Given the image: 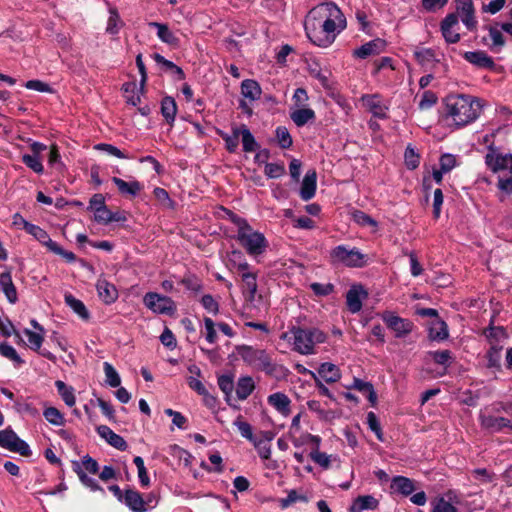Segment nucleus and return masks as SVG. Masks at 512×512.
<instances>
[{"label": "nucleus", "instance_id": "nucleus-1", "mask_svg": "<svg viewBox=\"0 0 512 512\" xmlns=\"http://www.w3.org/2000/svg\"><path fill=\"white\" fill-rule=\"evenodd\" d=\"M304 28L307 37L314 45L326 48L346 28V18L335 3L323 2L308 12Z\"/></svg>", "mask_w": 512, "mask_h": 512}, {"label": "nucleus", "instance_id": "nucleus-2", "mask_svg": "<svg viewBox=\"0 0 512 512\" xmlns=\"http://www.w3.org/2000/svg\"><path fill=\"white\" fill-rule=\"evenodd\" d=\"M447 114L457 126H464L474 121L480 111V104L471 96L464 94L448 95L445 98Z\"/></svg>", "mask_w": 512, "mask_h": 512}, {"label": "nucleus", "instance_id": "nucleus-3", "mask_svg": "<svg viewBox=\"0 0 512 512\" xmlns=\"http://www.w3.org/2000/svg\"><path fill=\"white\" fill-rule=\"evenodd\" d=\"M306 320V316L296 318V325H293L290 332L294 335V349L304 355L314 353L315 344L323 343L326 335L317 328H308L302 321Z\"/></svg>", "mask_w": 512, "mask_h": 512}, {"label": "nucleus", "instance_id": "nucleus-4", "mask_svg": "<svg viewBox=\"0 0 512 512\" xmlns=\"http://www.w3.org/2000/svg\"><path fill=\"white\" fill-rule=\"evenodd\" d=\"M231 222L237 227V240L251 255H259L266 248V239L264 235L248 224L246 219L231 213L229 216Z\"/></svg>", "mask_w": 512, "mask_h": 512}, {"label": "nucleus", "instance_id": "nucleus-5", "mask_svg": "<svg viewBox=\"0 0 512 512\" xmlns=\"http://www.w3.org/2000/svg\"><path fill=\"white\" fill-rule=\"evenodd\" d=\"M485 163L494 173L507 171L508 176L499 177L498 188L507 193H512V154H502L493 148L485 156Z\"/></svg>", "mask_w": 512, "mask_h": 512}, {"label": "nucleus", "instance_id": "nucleus-6", "mask_svg": "<svg viewBox=\"0 0 512 512\" xmlns=\"http://www.w3.org/2000/svg\"><path fill=\"white\" fill-rule=\"evenodd\" d=\"M290 110V119L298 127L313 123L316 119V114L309 105V97L304 88H297L294 91Z\"/></svg>", "mask_w": 512, "mask_h": 512}, {"label": "nucleus", "instance_id": "nucleus-7", "mask_svg": "<svg viewBox=\"0 0 512 512\" xmlns=\"http://www.w3.org/2000/svg\"><path fill=\"white\" fill-rule=\"evenodd\" d=\"M20 219L23 223V228L26 230V232L32 235L45 247H47L49 251L63 257L68 263H73L76 261V255L71 251L63 249L57 242L53 241L44 229L37 225L29 223L24 218Z\"/></svg>", "mask_w": 512, "mask_h": 512}, {"label": "nucleus", "instance_id": "nucleus-8", "mask_svg": "<svg viewBox=\"0 0 512 512\" xmlns=\"http://www.w3.org/2000/svg\"><path fill=\"white\" fill-rule=\"evenodd\" d=\"M332 265H344L347 267H363L365 255L357 248L349 249L345 245H338L330 251Z\"/></svg>", "mask_w": 512, "mask_h": 512}, {"label": "nucleus", "instance_id": "nucleus-9", "mask_svg": "<svg viewBox=\"0 0 512 512\" xmlns=\"http://www.w3.org/2000/svg\"><path fill=\"white\" fill-rule=\"evenodd\" d=\"M144 305L155 314L173 315L176 312L175 302L168 296L156 292H148L143 297Z\"/></svg>", "mask_w": 512, "mask_h": 512}, {"label": "nucleus", "instance_id": "nucleus-10", "mask_svg": "<svg viewBox=\"0 0 512 512\" xmlns=\"http://www.w3.org/2000/svg\"><path fill=\"white\" fill-rule=\"evenodd\" d=\"M239 355L244 362L255 369L269 371L271 367V359L265 350L243 346L239 349Z\"/></svg>", "mask_w": 512, "mask_h": 512}, {"label": "nucleus", "instance_id": "nucleus-11", "mask_svg": "<svg viewBox=\"0 0 512 512\" xmlns=\"http://www.w3.org/2000/svg\"><path fill=\"white\" fill-rule=\"evenodd\" d=\"M0 447L11 452L19 453L24 457L32 455L29 445L24 440L20 439L11 428L0 431Z\"/></svg>", "mask_w": 512, "mask_h": 512}, {"label": "nucleus", "instance_id": "nucleus-12", "mask_svg": "<svg viewBox=\"0 0 512 512\" xmlns=\"http://www.w3.org/2000/svg\"><path fill=\"white\" fill-rule=\"evenodd\" d=\"M382 319L389 329H391L397 338L405 337L413 329V323L407 319L401 318L391 312H384Z\"/></svg>", "mask_w": 512, "mask_h": 512}, {"label": "nucleus", "instance_id": "nucleus-13", "mask_svg": "<svg viewBox=\"0 0 512 512\" xmlns=\"http://www.w3.org/2000/svg\"><path fill=\"white\" fill-rule=\"evenodd\" d=\"M249 265L247 263L240 264L238 269L242 271V281H243V293L245 295V299L248 302H253L256 297L257 292V283L256 276L254 273L248 271Z\"/></svg>", "mask_w": 512, "mask_h": 512}, {"label": "nucleus", "instance_id": "nucleus-14", "mask_svg": "<svg viewBox=\"0 0 512 512\" xmlns=\"http://www.w3.org/2000/svg\"><path fill=\"white\" fill-rule=\"evenodd\" d=\"M317 189V173L314 169H310L306 172L304 178L300 183L298 195L303 201L311 200Z\"/></svg>", "mask_w": 512, "mask_h": 512}, {"label": "nucleus", "instance_id": "nucleus-15", "mask_svg": "<svg viewBox=\"0 0 512 512\" xmlns=\"http://www.w3.org/2000/svg\"><path fill=\"white\" fill-rule=\"evenodd\" d=\"M386 43L384 40L377 38L371 40L359 48L353 50V57L358 59H366L370 56L378 55L384 51Z\"/></svg>", "mask_w": 512, "mask_h": 512}, {"label": "nucleus", "instance_id": "nucleus-16", "mask_svg": "<svg viewBox=\"0 0 512 512\" xmlns=\"http://www.w3.org/2000/svg\"><path fill=\"white\" fill-rule=\"evenodd\" d=\"M367 297V292L361 285H353L346 294L348 310L355 314L362 308V299Z\"/></svg>", "mask_w": 512, "mask_h": 512}, {"label": "nucleus", "instance_id": "nucleus-17", "mask_svg": "<svg viewBox=\"0 0 512 512\" xmlns=\"http://www.w3.org/2000/svg\"><path fill=\"white\" fill-rule=\"evenodd\" d=\"M97 433L99 436L107 441L112 447L125 451L128 448V444L125 439L116 434L111 428L106 425H100L97 427Z\"/></svg>", "mask_w": 512, "mask_h": 512}, {"label": "nucleus", "instance_id": "nucleus-18", "mask_svg": "<svg viewBox=\"0 0 512 512\" xmlns=\"http://www.w3.org/2000/svg\"><path fill=\"white\" fill-rule=\"evenodd\" d=\"M464 59L478 68L494 70V60L484 51H468L464 53Z\"/></svg>", "mask_w": 512, "mask_h": 512}, {"label": "nucleus", "instance_id": "nucleus-19", "mask_svg": "<svg viewBox=\"0 0 512 512\" xmlns=\"http://www.w3.org/2000/svg\"><path fill=\"white\" fill-rule=\"evenodd\" d=\"M457 24L458 15L456 13H450L442 20L441 31L446 42L457 43L460 40V34L453 31V27Z\"/></svg>", "mask_w": 512, "mask_h": 512}, {"label": "nucleus", "instance_id": "nucleus-20", "mask_svg": "<svg viewBox=\"0 0 512 512\" xmlns=\"http://www.w3.org/2000/svg\"><path fill=\"white\" fill-rule=\"evenodd\" d=\"M96 289L99 298L105 304H112L118 298V291L116 287L113 284L109 283L106 279H98L96 283Z\"/></svg>", "mask_w": 512, "mask_h": 512}, {"label": "nucleus", "instance_id": "nucleus-21", "mask_svg": "<svg viewBox=\"0 0 512 512\" xmlns=\"http://www.w3.org/2000/svg\"><path fill=\"white\" fill-rule=\"evenodd\" d=\"M305 440L306 442H311L313 444V447L309 453V456L312 458V460L322 468H329L330 456L324 452L318 451L320 439L317 436L307 435L305 436Z\"/></svg>", "mask_w": 512, "mask_h": 512}, {"label": "nucleus", "instance_id": "nucleus-22", "mask_svg": "<svg viewBox=\"0 0 512 512\" xmlns=\"http://www.w3.org/2000/svg\"><path fill=\"white\" fill-rule=\"evenodd\" d=\"M124 503L131 509L133 512H146V502L143 499L142 495L133 489H127L124 493Z\"/></svg>", "mask_w": 512, "mask_h": 512}, {"label": "nucleus", "instance_id": "nucleus-23", "mask_svg": "<svg viewBox=\"0 0 512 512\" xmlns=\"http://www.w3.org/2000/svg\"><path fill=\"white\" fill-rule=\"evenodd\" d=\"M481 426L493 432H498L505 427L511 426V421L504 417H496L492 415L480 416Z\"/></svg>", "mask_w": 512, "mask_h": 512}, {"label": "nucleus", "instance_id": "nucleus-24", "mask_svg": "<svg viewBox=\"0 0 512 512\" xmlns=\"http://www.w3.org/2000/svg\"><path fill=\"white\" fill-rule=\"evenodd\" d=\"M363 102L369 111L378 118L386 117L387 107L382 103L379 95H367L363 97Z\"/></svg>", "mask_w": 512, "mask_h": 512}, {"label": "nucleus", "instance_id": "nucleus-25", "mask_svg": "<svg viewBox=\"0 0 512 512\" xmlns=\"http://www.w3.org/2000/svg\"><path fill=\"white\" fill-rule=\"evenodd\" d=\"M72 466L73 471L77 474L79 480L85 487L89 488L93 492L101 491L103 494H105L104 489L97 483V481L94 478L88 476L85 473L79 462H72Z\"/></svg>", "mask_w": 512, "mask_h": 512}, {"label": "nucleus", "instance_id": "nucleus-26", "mask_svg": "<svg viewBox=\"0 0 512 512\" xmlns=\"http://www.w3.org/2000/svg\"><path fill=\"white\" fill-rule=\"evenodd\" d=\"M0 289L7 297V300L14 304L17 301L16 288L12 281V276L9 272L0 274Z\"/></svg>", "mask_w": 512, "mask_h": 512}, {"label": "nucleus", "instance_id": "nucleus-27", "mask_svg": "<svg viewBox=\"0 0 512 512\" xmlns=\"http://www.w3.org/2000/svg\"><path fill=\"white\" fill-rule=\"evenodd\" d=\"M351 388L358 390L359 392L366 395L368 401L372 406H375L377 403V394L374 390V387L371 382L363 381L359 378H354L353 384Z\"/></svg>", "mask_w": 512, "mask_h": 512}, {"label": "nucleus", "instance_id": "nucleus-28", "mask_svg": "<svg viewBox=\"0 0 512 512\" xmlns=\"http://www.w3.org/2000/svg\"><path fill=\"white\" fill-rule=\"evenodd\" d=\"M150 27L157 29V36L159 39L169 45H177L179 39L175 36V34L169 29L166 24L158 23V22H150L148 24Z\"/></svg>", "mask_w": 512, "mask_h": 512}, {"label": "nucleus", "instance_id": "nucleus-29", "mask_svg": "<svg viewBox=\"0 0 512 512\" xmlns=\"http://www.w3.org/2000/svg\"><path fill=\"white\" fill-rule=\"evenodd\" d=\"M378 506V500L371 495L357 497L350 507V512H362L363 510H374Z\"/></svg>", "mask_w": 512, "mask_h": 512}, {"label": "nucleus", "instance_id": "nucleus-30", "mask_svg": "<svg viewBox=\"0 0 512 512\" xmlns=\"http://www.w3.org/2000/svg\"><path fill=\"white\" fill-rule=\"evenodd\" d=\"M261 88L257 81L246 79L241 83V94L250 101H255L261 96Z\"/></svg>", "mask_w": 512, "mask_h": 512}, {"label": "nucleus", "instance_id": "nucleus-31", "mask_svg": "<svg viewBox=\"0 0 512 512\" xmlns=\"http://www.w3.org/2000/svg\"><path fill=\"white\" fill-rule=\"evenodd\" d=\"M449 336L448 326L441 319H435L432 321L431 326L429 328V337L432 340L443 341L447 339Z\"/></svg>", "mask_w": 512, "mask_h": 512}, {"label": "nucleus", "instance_id": "nucleus-32", "mask_svg": "<svg viewBox=\"0 0 512 512\" xmlns=\"http://www.w3.org/2000/svg\"><path fill=\"white\" fill-rule=\"evenodd\" d=\"M318 374L328 383L337 382L341 377L338 367L328 362L321 364L318 370Z\"/></svg>", "mask_w": 512, "mask_h": 512}, {"label": "nucleus", "instance_id": "nucleus-33", "mask_svg": "<svg viewBox=\"0 0 512 512\" xmlns=\"http://www.w3.org/2000/svg\"><path fill=\"white\" fill-rule=\"evenodd\" d=\"M391 488L404 496L412 494L413 491L415 490L413 481L404 476L394 477L392 479Z\"/></svg>", "mask_w": 512, "mask_h": 512}, {"label": "nucleus", "instance_id": "nucleus-34", "mask_svg": "<svg viewBox=\"0 0 512 512\" xmlns=\"http://www.w3.org/2000/svg\"><path fill=\"white\" fill-rule=\"evenodd\" d=\"M64 301L65 304L70 307L80 318L84 320L89 319V312L81 300L75 298L70 293H66L64 296Z\"/></svg>", "mask_w": 512, "mask_h": 512}, {"label": "nucleus", "instance_id": "nucleus-35", "mask_svg": "<svg viewBox=\"0 0 512 512\" xmlns=\"http://www.w3.org/2000/svg\"><path fill=\"white\" fill-rule=\"evenodd\" d=\"M112 181L122 194L136 196L142 189V185L138 181L126 182L118 177H113Z\"/></svg>", "mask_w": 512, "mask_h": 512}, {"label": "nucleus", "instance_id": "nucleus-36", "mask_svg": "<svg viewBox=\"0 0 512 512\" xmlns=\"http://www.w3.org/2000/svg\"><path fill=\"white\" fill-rule=\"evenodd\" d=\"M501 350V345L491 343L490 349L487 351L486 354L488 368H493L496 370L501 369Z\"/></svg>", "mask_w": 512, "mask_h": 512}, {"label": "nucleus", "instance_id": "nucleus-37", "mask_svg": "<svg viewBox=\"0 0 512 512\" xmlns=\"http://www.w3.org/2000/svg\"><path fill=\"white\" fill-rule=\"evenodd\" d=\"M161 113L165 120L172 124L177 113V105L172 97H164L161 102Z\"/></svg>", "mask_w": 512, "mask_h": 512}, {"label": "nucleus", "instance_id": "nucleus-38", "mask_svg": "<svg viewBox=\"0 0 512 512\" xmlns=\"http://www.w3.org/2000/svg\"><path fill=\"white\" fill-rule=\"evenodd\" d=\"M55 386L59 395L65 404L69 407H72L76 403V398L74 395V389L71 386H67L63 381L57 380L55 382Z\"/></svg>", "mask_w": 512, "mask_h": 512}, {"label": "nucleus", "instance_id": "nucleus-39", "mask_svg": "<svg viewBox=\"0 0 512 512\" xmlns=\"http://www.w3.org/2000/svg\"><path fill=\"white\" fill-rule=\"evenodd\" d=\"M254 390V382L251 377H242L238 380L236 394L239 400H245Z\"/></svg>", "mask_w": 512, "mask_h": 512}, {"label": "nucleus", "instance_id": "nucleus-40", "mask_svg": "<svg viewBox=\"0 0 512 512\" xmlns=\"http://www.w3.org/2000/svg\"><path fill=\"white\" fill-rule=\"evenodd\" d=\"M123 91H124V96H125L126 102L128 104L136 106L140 103V94L139 93L142 92L143 90H141L140 88L138 89L135 82L125 83L123 85Z\"/></svg>", "mask_w": 512, "mask_h": 512}, {"label": "nucleus", "instance_id": "nucleus-41", "mask_svg": "<svg viewBox=\"0 0 512 512\" xmlns=\"http://www.w3.org/2000/svg\"><path fill=\"white\" fill-rule=\"evenodd\" d=\"M489 38L492 42L491 44H488L489 49L494 53H499L505 45V39L501 30L496 27H490Z\"/></svg>", "mask_w": 512, "mask_h": 512}, {"label": "nucleus", "instance_id": "nucleus-42", "mask_svg": "<svg viewBox=\"0 0 512 512\" xmlns=\"http://www.w3.org/2000/svg\"><path fill=\"white\" fill-rule=\"evenodd\" d=\"M414 57L417 62L425 68L430 66L435 61V53L432 49L429 48H417L414 51Z\"/></svg>", "mask_w": 512, "mask_h": 512}, {"label": "nucleus", "instance_id": "nucleus-43", "mask_svg": "<svg viewBox=\"0 0 512 512\" xmlns=\"http://www.w3.org/2000/svg\"><path fill=\"white\" fill-rule=\"evenodd\" d=\"M109 14L110 15L108 18L106 31L111 35H116L119 33L120 28L123 25V22L121 21L119 13L116 8L110 7Z\"/></svg>", "mask_w": 512, "mask_h": 512}, {"label": "nucleus", "instance_id": "nucleus-44", "mask_svg": "<svg viewBox=\"0 0 512 512\" xmlns=\"http://www.w3.org/2000/svg\"><path fill=\"white\" fill-rule=\"evenodd\" d=\"M268 403L284 415L288 412V397L284 393L271 394Z\"/></svg>", "mask_w": 512, "mask_h": 512}, {"label": "nucleus", "instance_id": "nucleus-45", "mask_svg": "<svg viewBox=\"0 0 512 512\" xmlns=\"http://www.w3.org/2000/svg\"><path fill=\"white\" fill-rule=\"evenodd\" d=\"M0 355L12 361L16 367L24 364V360L19 356L16 349L7 343L0 344Z\"/></svg>", "mask_w": 512, "mask_h": 512}, {"label": "nucleus", "instance_id": "nucleus-46", "mask_svg": "<svg viewBox=\"0 0 512 512\" xmlns=\"http://www.w3.org/2000/svg\"><path fill=\"white\" fill-rule=\"evenodd\" d=\"M240 135L242 136V145L245 152H254L258 149V143L255 137L246 126H242Z\"/></svg>", "mask_w": 512, "mask_h": 512}, {"label": "nucleus", "instance_id": "nucleus-47", "mask_svg": "<svg viewBox=\"0 0 512 512\" xmlns=\"http://www.w3.org/2000/svg\"><path fill=\"white\" fill-rule=\"evenodd\" d=\"M44 418L52 425L63 426L65 419L63 414L55 407H47L43 411Z\"/></svg>", "mask_w": 512, "mask_h": 512}, {"label": "nucleus", "instance_id": "nucleus-48", "mask_svg": "<svg viewBox=\"0 0 512 512\" xmlns=\"http://www.w3.org/2000/svg\"><path fill=\"white\" fill-rule=\"evenodd\" d=\"M239 430L241 436L253 444H256V439L252 433V427L249 423L243 421L242 416H238L233 423Z\"/></svg>", "mask_w": 512, "mask_h": 512}, {"label": "nucleus", "instance_id": "nucleus-49", "mask_svg": "<svg viewBox=\"0 0 512 512\" xmlns=\"http://www.w3.org/2000/svg\"><path fill=\"white\" fill-rule=\"evenodd\" d=\"M22 162L37 174H42L44 171L42 161L37 155L24 154L22 156Z\"/></svg>", "mask_w": 512, "mask_h": 512}, {"label": "nucleus", "instance_id": "nucleus-50", "mask_svg": "<svg viewBox=\"0 0 512 512\" xmlns=\"http://www.w3.org/2000/svg\"><path fill=\"white\" fill-rule=\"evenodd\" d=\"M352 219L360 226H371L373 231L377 228V221L371 218L368 214L360 210H355L352 213Z\"/></svg>", "mask_w": 512, "mask_h": 512}, {"label": "nucleus", "instance_id": "nucleus-51", "mask_svg": "<svg viewBox=\"0 0 512 512\" xmlns=\"http://www.w3.org/2000/svg\"><path fill=\"white\" fill-rule=\"evenodd\" d=\"M103 366L108 385L113 388L119 387L121 379L114 367L108 362H104Z\"/></svg>", "mask_w": 512, "mask_h": 512}, {"label": "nucleus", "instance_id": "nucleus-52", "mask_svg": "<svg viewBox=\"0 0 512 512\" xmlns=\"http://www.w3.org/2000/svg\"><path fill=\"white\" fill-rule=\"evenodd\" d=\"M200 303L208 313L213 315H217L219 313V303L211 294L203 295L200 299Z\"/></svg>", "mask_w": 512, "mask_h": 512}, {"label": "nucleus", "instance_id": "nucleus-53", "mask_svg": "<svg viewBox=\"0 0 512 512\" xmlns=\"http://www.w3.org/2000/svg\"><path fill=\"white\" fill-rule=\"evenodd\" d=\"M265 175L269 178H278L285 174L284 163H266Z\"/></svg>", "mask_w": 512, "mask_h": 512}, {"label": "nucleus", "instance_id": "nucleus-54", "mask_svg": "<svg viewBox=\"0 0 512 512\" xmlns=\"http://www.w3.org/2000/svg\"><path fill=\"white\" fill-rule=\"evenodd\" d=\"M437 100L438 97L434 92L430 90L424 91L419 102V108L421 110L430 109L437 103Z\"/></svg>", "mask_w": 512, "mask_h": 512}, {"label": "nucleus", "instance_id": "nucleus-55", "mask_svg": "<svg viewBox=\"0 0 512 512\" xmlns=\"http://www.w3.org/2000/svg\"><path fill=\"white\" fill-rule=\"evenodd\" d=\"M218 386L222 390V392L229 397L234 388L233 376L231 375H221L218 377Z\"/></svg>", "mask_w": 512, "mask_h": 512}, {"label": "nucleus", "instance_id": "nucleus-56", "mask_svg": "<svg viewBox=\"0 0 512 512\" xmlns=\"http://www.w3.org/2000/svg\"><path fill=\"white\" fill-rule=\"evenodd\" d=\"M429 355L434 360V362L439 365L447 366L452 360V355L449 350L432 351L429 352Z\"/></svg>", "mask_w": 512, "mask_h": 512}, {"label": "nucleus", "instance_id": "nucleus-57", "mask_svg": "<svg viewBox=\"0 0 512 512\" xmlns=\"http://www.w3.org/2000/svg\"><path fill=\"white\" fill-rule=\"evenodd\" d=\"M24 334L28 338L29 347L32 350L38 351L43 343V336L29 329H24Z\"/></svg>", "mask_w": 512, "mask_h": 512}, {"label": "nucleus", "instance_id": "nucleus-58", "mask_svg": "<svg viewBox=\"0 0 512 512\" xmlns=\"http://www.w3.org/2000/svg\"><path fill=\"white\" fill-rule=\"evenodd\" d=\"M367 424H368L370 430L376 434L377 439L380 441H383L382 429H381L380 423L378 421V418L374 412H369L367 414Z\"/></svg>", "mask_w": 512, "mask_h": 512}, {"label": "nucleus", "instance_id": "nucleus-59", "mask_svg": "<svg viewBox=\"0 0 512 512\" xmlns=\"http://www.w3.org/2000/svg\"><path fill=\"white\" fill-rule=\"evenodd\" d=\"M405 164L409 169H415L419 165V155L415 152L414 148L407 146L404 153Z\"/></svg>", "mask_w": 512, "mask_h": 512}, {"label": "nucleus", "instance_id": "nucleus-60", "mask_svg": "<svg viewBox=\"0 0 512 512\" xmlns=\"http://www.w3.org/2000/svg\"><path fill=\"white\" fill-rule=\"evenodd\" d=\"M240 136V129H233V135H222L223 140L225 141L226 148L229 152H235L238 147V141Z\"/></svg>", "mask_w": 512, "mask_h": 512}, {"label": "nucleus", "instance_id": "nucleus-61", "mask_svg": "<svg viewBox=\"0 0 512 512\" xmlns=\"http://www.w3.org/2000/svg\"><path fill=\"white\" fill-rule=\"evenodd\" d=\"M186 289L193 292H200L203 288L202 282L194 275H189L181 280Z\"/></svg>", "mask_w": 512, "mask_h": 512}, {"label": "nucleus", "instance_id": "nucleus-62", "mask_svg": "<svg viewBox=\"0 0 512 512\" xmlns=\"http://www.w3.org/2000/svg\"><path fill=\"white\" fill-rule=\"evenodd\" d=\"M204 325L206 330V340L210 344H214L217 341V333L215 330V323L209 317H204Z\"/></svg>", "mask_w": 512, "mask_h": 512}, {"label": "nucleus", "instance_id": "nucleus-63", "mask_svg": "<svg viewBox=\"0 0 512 512\" xmlns=\"http://www.w3.org/2000/svg\"><path fill=\"white\" fill-rule=\"evenodd\" d=\"M440 168L444 172H450L457 164L456 157L452 154H443L439 160Z\"/></svg>", "mask_w": 512, "mask_h": 512}, {"label": "nucleus", "instance_id": "nucleus-64", "mask_svg": "<svg viewBox=\"0 0 512 512\" xmlns=\"http://www.w3.org/2000/svg\"><path fill=\"white\" fill-rule=\"evenodd\" d=\"M310 287L317 296H327L334 291V285L331 283L322 284L315 282Z\"/></svg>", "mask_w": 512, "mask_h": 512}]
</instances>
